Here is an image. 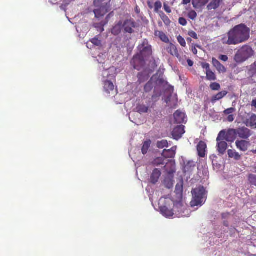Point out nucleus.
Segmentation results:
<instances>
[{"label": "nucleus", "mask_w": 256, "mask_h": 256, "mask_svg": "<svg viewBox=\"0 0 256 256\" xmlns=\"http://www.w3.org/2000/svg\"><path fill=\"white\" fill-rule=\"evenodd\" d=\"M249 38V28L244 24H240L231 29L222 40L224 44L237 45L246 42Z\"/></svg>", "instance_id": "f257e3e1"}, {"label": "nucleus", "mask_w": 256, "mask_h": 256, "mask_svg": "<svg viewBox=\"0 0 256 256\" xmlns=\"http://www.w3.org/2000/svg\"><path fill=\"white\" fill-rule=\"evenodd\" d=\"M104 70L102 72V76L104 92L110 96H114L117 92L112 80L114 79L118 72L117 69L114 66L108 68L104 66Z\"/></svg>", "instance_id": "f03ea898"}, {"label": "nucleus", "mask_w": 256, "mask_h": 256, "mask_svg": "<svg viewBox=\"0 0 256 256\" xmlns=\"http://www.w3.org/2000/svg\"><path fill=\"white\" fill-rule=\"evenodd\" d=\"M174 202L170 198L162 197L160 198L158 202L159 208L160 213L167 218H172L174 215Z\"/></svg>", "instance_id": "7ed1b4c3"}, {"label": "nucleus", "mask_w": 256, "mask_h": 256, "mask_svg": "<svg viewBox=\"0 0 256 256\" xmlns=\"http://www.w3.org/2000/svg\"><path fill=\"white\" fill-rule=\"evenodd\" d=\"M164 169L166 173L164 176L163 184L168 188H171L173 187L174 174L176 172L175 163L172 160L168 161L164 166Z\"/></svg>", "instance_id": "20e7f679"}, {"label": "nucleus", "mask_w": 256, "mask_h": 256, "mask_svg": "<svg viewBox=\"0 0 256 256\" xmlns=\"http://www.w3.org/2000/svg\"><path fill=\"white\" fill-rule=\"evenodd\" d=\"M192 200L190 202L192 207L202 206L206 200V192L203 186H199L192 191Z\"/></svg>", "instance_id": "39448f33"}, {"label": "nucleus", "mask_w": 256, "mask_h": 256, "mask_svg": "<svg viewBox=\"0 0 256 256\" xmlns=\"http://www.w3.org/2000/svg\"><path fill=\"white\" fill-rule=\"evenodd\" d=\"M254 54V51L251 47L245 45L239 48L234 56V60L237 63H242Z\"/></svg>", "instance_id": "423d86ee"}, {"label": "nucleus", "mask_w": 256, "mask_h": 256, "mask_svg": "<svg viewBox=\"0 0 256 256\" xmlns=\"http://www.w3.org/2000/svg\"><path fill=\"white\" fill-rule=\"evenodd\" d=\"M138 50L140 52V55L136 56L132 61V64L134 65L135 69L139 70V68L136 66V62H138L140 58L144 59L147 56L151 55L152 54V48L151 46L148 45L147 43L144 42L142 45L138 46Z\"/></svg>", "instance_id": "0eeeda50"}, {"label": "nucleus", "mask_w": 256, "mask_h": 256, "mask_svg": "<svg viewBox=\"0 0 256 256\" xmlns=\"http://www.w3.org/2000/svg\"><path fill=\"white\" fill-rule=\"evenodd\" d=\"M174 215L178 217H188L190 216V211L188 208L186 204L183 202L182 200L178 202H174Z\"/></svg>", "instance_id": "6e6552de"}, {"label": "nucleus", "mask_w": 256, "mask_h": 256, "mask_svg": "<svg viewBox=\"0 0 256 256\" xmlns=\"http://www.w3.org/2000/svg\"><path fill=\"white\" fill-rule=\"evenodd\" d=\"M165 82L162 78H160L158 75L154 76L150 81L144 86V90L148 92L151 90L154 86L155 88L160 87L162 85L164 84Z\"/></svg>", "instance_id": "1a4fd4ad"}, {"label": "nucleus", "mask_w": 256, "mask_h": 256, "mask_svg": "<svg viewBox=\"0 0 256 256\" xmlns=\"http://www.w3.org/2000/svg\"><path fill=\"white\" fill-rule=\"evenodd\" d=\"M224 135L223 132H220L216 138L217 141V150L220 154H223L227 149L228 144L226 140L222 138Z\"/></svg>", "instance_id": "9d476101"}, {"label": "nucleus", "mask_w": 256, "mask_h": 256, "mask_svg": "<svg viewBox=\"0 0 256 256\" xmlns=\"http://www.w3.org/2000/svg\"><path fill=\"white\" fill-rule=\"evenodd\" d=\"M220 132L224 133V135L222 138L226 141L232 142L236 138L237 133L236 130L231 129L227 132L224 130H222Z\"/></svg>", "instance_id": "9b49d317"}, {"label": "nucleus", "mask_w": 256, "mask_h": 256, "mask_svg": "<svg viewBox=\"0 0 256 256\" xmlns=\"http://www.w3.org/2000/svg\"><path fill=\"white\" fill-rule=\"evenodd\" d=\"M184 126L182 125L176 127L172 132V136L174 139L178 140L180 138L185 132Z\"/></svg>", "instance_id": "f8f14e48"}, {"label": "nucleus", "mask_w": 256, "mask_h": 256, "mask_svg": "<svg viewBox=\"0 0 256 256\" xmlns=\"http://www.w3.org/2000/svg\"><path fill=\"white\" fill-rule=\"evenodd\" d=\"M86 46L90 49H99L102 47L101 41L96 38H94L86 43Z\"/></svg>", "instance_id": "ddd939ff"}, {"label": "nucleus", "mask_w": 256, "mask_h": 256, "mask_svg": "<svg viewBox=\"0 0 256 256\" xmlns=\"http://www.w3.org/2000/svg\"><path fill=\"white\" fill-rule=\"evenodd\" d=\"M161 172L158 168L154 169L150 177V182L152 184H156L157 183L161 176Z\"/></svg>", "instance_id": "4468645a"}, {"label": "nucleus", "mask_w": 256, "mask_h": 256, "mask_svg": "<svg viewBox=\"0 0 256 256\" xmlns=\"http://www.w3.org/2000/svg\"><path fill=\"white\" fill-rule=\"evenodd\" d=\"M176 122L180 124L186 121V117L184 112L177 110L174 114Z\"/></svg>", "instance_id": "2eb2a0df"}, {"label": "nucleus", "mask_w": 256, "mask_h": 256, "mask_svg": "<svg viewBox=\"0 0 256 256\" xmlns=\"http://www.w3.org/2000/svg\"><path fill=\"white\" fill-rule=\"evenodd\" d=\"M247 126L256 128V115H248V118L244 122Z\"/></svg>", "instance_id": "dca6fc26"}, {"label": "nucleus", "mask_w": 256, "mask_h": 256, "mask_svg": "<svg viewBox=\"0 0 256 256\" xmlns=\"http://www.w3.org/2000/svg\"><path fill=\"white\" fill-rule=\"evenodd\" d=\"M237 135L240 138H246L250 136V130L246 128H242L236 130Z\"/></svg>", "instance_id": "f3484780"}, {"label": "nucleus", "mask_w": 256, "mask_h": 256, "mask_svg": "<svg viewBox=\"0 0 256 256\" xmlns=\"http://www.w3.org/2000/svg\"><path fill=\"white\" fill-rule=\"evenodd\" d=\"M206 144L204 142H200L197 146V150L200 156L204 157L206 153Z\"/></svg>", "instance_id": "a211bd4d"}, {"label": "nucleus", "mask_w": 256, "mask_h": 256, "mask_svg": "<svg viewBox=\"0 0 256 256\" xmlns=\"http://www.w3.org/2000/svg\"><path fill=\"white\" fill-rule=\"evenodd\" d=\"M236 146L238 149L242 152H246L248 148V143L246 140H237L236 142Z\"/></svg>", "instance_id": "6ab92c4d"}, {"label": "nucleus", "mask_w": 256, "mask_h": 256, "mask_svg": "<svg viewBox=\"0 0 256 256\" xmlns=\"http://www.w3.org/2000/svg\"><path fill=\"white\" fill-rule=\"evenodd\" d=\"M122 26H123L124 30L128 33L132 32V28L134 27V24L132 20H126L124 22V24Z\"/></svg>", "instance_id": "aec40b11"}, {"label": "nucleus", "mask_w": 256, "mask_h": 256, "mask_svg": "<svg viewBox=\"0 0 256 256\" xmlns=\"http://www.w3.org/2000/svg\"><path fill=\"white\" fill-rule=\"evenodd\" d=\"M212 62L214 66L219 72L224 73L226 72V68L224 66H222L216 59L212 58Z\"/></svg>", "instance_id": "412c9836"}, {"label": "nucleus", "mask_w": 256, "mask_h": 256, "mask_svg": "<svg viewBox=\"0 0 256 256\" xmlns=\"http://www.w3.org/2000/svg\"><path fill=\"white\" fill-rule=\"evenodd\" d=\"M176 150V146H174L170 150H164L162 152L163 156L167 158H173L175 156Z\"/></svg>", "instance_id": "4be33fe9"}, {"label": "nucleus", "mask_w": 256, "mask_h": 256, "mask_svg": "<svg viewBox=\"0 0 256 256\" xmlns=\"http://www.w3.org/2000/svg\"><path fill=\"white\" fill-rule=\"evenodd\" d=\"M209 0H192L193 6L196 8H200L205 6Z\"/></svg>", "instance_id": "5701e85b"}, {"label": "nucleus", "mask_w": 256, "mask_h": 256, "mask_svg": "<svg viewBox=\"0 0 256 256\" xmlns=\"http://www.w3.org/2000/svg\"><path fill=\"white\" fill-rule=\"evenodd\" d=\"M222 0H212L211 2L208 5L207 8L208 10H215L219 6Z\"/></svg>", "instance_id": "b1692460"}, {"label": "nucleus", "mask_w": 256, "mask_h": 256, "mask_svg": "<svg viewBox=\"0 0 256 256\" xmlns=\"http://www.w3.org/2000/svg\"><path fill=\"white\" fill-rule=\"evenodd\" d=\"M195 166V163L193 161L188 160L184 162V170L185 172H190Z\"/></svg>", "instance_id": "393cba45"}, {"label": "nucleus", "mask_w": 256, "mask_h": 256, "mask_svg": "<svg viewBox=\"0 0 256 256\" xmlns=\"http://www.w3.org/2000/svg\"><path fill=\"white\" fill-rule=\"evenodd\" d=\"M154 34L156 36L158 37L162 42H168L169 40L168 36L166 35L164 33L162 32L156 30L154 32Z\"/></svg>", "instance_id": "a878e982"}, {"label": "nucleus", "mask_w": 256, "mask_h": 256, "mask_svg": "<svg viewBox=\"0 0 256 256\" xmlns=\"http://www.w3.org/2000/svg\"><path fill=\"white\" fill-rule=\"evenodd\" d=\"M228 154L230 158H233L235 160H239L240 158V155L235 150H229L228 151Z\"/></svg>", "instance_id": "bb28decb"}, {"label": "nucleus", "mask_w": 256, "mask_h": 256, "mask_svg": "<svg viewBox=\"0 0 256 256\" xmlns=\"http://www.w3.org/2000/svg\"><path fill=\"white\" fill-rule=\"evenodd\" d=\"M228 92L226 91H222L218 93L217 94L212 96V102H215L216 101L220 100V99L222 98L224 96H226Z\"/></svg>", "instance_id": "cd10ccee"}, {"label": "nucleus", "mask_w": 256, "mask_h": 256, "mask_svg": "<svg viewBox=\"0 0 256 256\" xmlns=\"http://www.w3.org/2000/svg\"><path fill=\"white\" fill-rule=\"evenodd\" d=\"M164 156H163V155H162L161 157L156 158L153 161V164L156 166H158L161 164L164 165L166 163V164L168 162H166L167 160L164 159Z\"/></svg>", "instance_id": "c85d7f7f"}, {"label": "nucleus", "mask_w": 256, "mask_h": 256, "mask_svg": "<svg viewBox=\"0 0 256 256\" xmlns=\"http://www.w3.org/2000/svg\"><path fill=\"white\" fill-rule=\"evenodd\" d=\"M151 144V141L150 140H147L144 142L143 146L142 148V154H146Z\"/></svg>", "instance_id": "c756f323"}, {"label": "nucleus", "mask_w": 256, "mask_h": 256, "mask_svg": "<svg viewBox=\"0 0 256 256\" xmlns=\"http://www.w3.org/2000/svg\"><path fill=\"white\" fill-rule=\"evenodd\" d=\"M122 23L119 22L118 24H116L112 30V34L114 35L118 34L122 30Z\"/></svg>", "instance_id": "7c9ffc66"}, {"label": "nucleus", "mask_w": 256, "mask_h": 256, "mask_svg": "<svg viewBox=\"0 0 256 256\" xmlns=\"http://www.w3.org/2000/svg\"><path fill=\"white\" fill-rule=\"evenodd\" d=\"M182 184L181 183L177 184L176 186L175 192L176 194L178 196V198L179 199V200H182Z\"/></svg>", "instance_id": "2f4dec72"}, {"label": "nucleus", "mask_w": 256, "mask_h": 256, "mask_svg": "<svg viewBox=\"0 0 256 256\" xmlns=\"http://www.w3.org/2000/svg\"><path fill=\"white\" fill-rule=\"evenodd\" d=\"M136 110L138 112H139L140 114L145 113L148 112V107H147L146 106L143 105V104H140L137 106Z\"/></svg>", "instance_id": "473e14b6"}, {"label": "nucleus", "mask_w": 256, "mask_h": 256, "mask_svg": "<svg viewBox=\"0 0 256 256\" xmlns=\"http://www.w3.org/2000/svg\"><path fill=\"white\" fill-rule=\"evenodd\" d=\"M157 146L159 148H167L168 146V142L166 140H162L160 141H158L157 142Z\"/></svg>", "instance_id": "72a5a7b5"}, {"label": "nucleus", "mask_w": 256, "mask_h": 256, "mask_svg": "<svg viewBox=\"0 0 256 256\" xmlns=\"http://www.w3.org/2000/svg\"><path fill=\"white\" fill-rule=\"evenodd\" d=\"M206 78L208 80H215L216 76L210 70L206 71Z\"/></svg>", "instance_id": "f704fd0d"}, {"label": "nucleus", "mask_w": 256, "mask_h": 256, "mask_svg": "<svg viewBox=\"0 0 256 256\" xmlns=\"http://www.w3.org/2000/svg\"><path fill=\"white\" fill-rule=\"evenodd\" d=\"M249 74L252 76H256V61L251 65L249 70Z\"/></svg>", "instance_id": "c9c22d12"}, {"label": "nucleus", "mask_w": 256, "mask_h": 256, "mask_svg": "<svg viewBox=\"0 0 256 256\" xmlns=\"http://www.w3.org/2000/svg\"><path fill=\"white\" fill-rule=\"evenodd\" d=\"M106 57V54H100L98 56V58H97L98 62L100 64H104V61L105 60Z\"/></svg>", "instance_id": "e433bc0d"}, {"label": "nucleus", "mask_w": 256, "mask_h": 256, "mask_svg": "<svg viewBox=\"0 0 256 256\" xmlns=\"http://www.w3.org/2000/svg\"><path fill=\"white\" fill-rule=\"evenodd\" d=\"M188 16L190 20H194L197 16V14L194 10H192L188 12Z\"/></svg>", "instance_id": "4c0bfd02"}, {"label": "nucleus", "mask_w": 256, "mask_h": 256, "mask_svg": "<svg viewBox=\"0 0 256 256\" xmlns=\"http://www.w3.org/2000/svg\"><path fill=\"white\" fill-rule=\"evenodd\" d=\"M169 49V52L171 54L174 56H178V52L175 46H171Z\"/></svg>", "instance_id": "58836bf2"}, {"label": "nucleus", "mask_w": 256, "mask_h": 256, "mask_svg": "<svg viewBox=\"0 0 256 256\" xmlns=\"http://www.w3.org/2000/svg\"><path fill=\"white\" fill-rule=\"evenodd\" d=\"M248 180L250 184L256 186V176L252 174H250L248 176Z\"/></svg>", "instance_id": "ea45409f"}, {"label": "nucleus", "mask_w": 256, "mask_h": 256, "mask_svg": "<svg viewBox=\"0 0 256 256\" xmlns=\"http://www.w3.org/2000/svg\"><path fill=\"white\" fill-rule=\"evenodd\" d=\"M235 111H236L235 108H228V109L226 110L224 112V115L229 116L230 114H232Z\"/></svg>", "instance_id": "a19ab883"}, {"label": "nucleus", "mask_w": 256, "mask_h": 256, "mask_svg": "<svg viewBox=\"0 0 256 256\" xmlns=\"http://www.w3.org/2000/svg\"><path fill=\"white\" fill-rule=\"evenodd\" d=\"M220 85L216 83V82L212 83L210 85V88H211L212 90H219L220 88Z\"/></svg>", "instance_id": "79ce46f5"}, {"label": "nucleus", "mask_w": 256, "mask_h": 256, "mask_svg": "<svg viewBox=\"0 0 256 256\" xmlns=\"http://www.w3.org/2000/svg\"><path fill=\"white\" fill-rule=\"evenodd\" d=\"M178 40L182 46H186V42L184 39L181 36H178Z\"/></svg>", "instance_id": "37998d69"}, {"label": "nucleus", "mask_w": 256, "mask_h": 256, "mask_svg": "<svg viewBox=\"0 0 256 256\" xmlns=\"http://www.w3.org/2000/svg\"><path fill=\"white\" fill-rule=\"evenodd\" d=\"M162 8V4L160 2H156L154 4V10L158 11Z\"/></svg>", "instance_id": "c03bdc74"}, {"label": "nucleus", "mask_w": 256, "mask_h": 256, "mask_svg": "<svg viewBox=\"0 0 256 256\" xmlns=\"http://www.w3.org/2000/svg\"><path fill=\"white\" fill-rule=\"evenodd\" d=\"M179 23L182 26H186L187 24L186 20L184 18H179Z\"/></svg>", "instance_id": "a18cd8bd"}, {"label": "nucleus", "mask_w": 256, "mask_h": 256, "mask_svg": "<svg viewBox=\"0 0 256 256\" xmlns=\"http://www.w3.org/2000/svg\"><path fill=\"white\" fill-rule=\"evenodd\" d=\"M188 35L194 38H195V39H197L198 38V36H197V34H196L194 32V31H190L188 32Z\"/></svg>", "instance_id": "49530a36"}, {"label": "nucleus", "mask_w": 256, "mask_h": 256, "mask_svg": "<svg viewBox=\"0 0 256 256\" xmlns=\"http://www.w3.org/2000/svg\"><path fill=\"white\" fill-rule=\"evenodd\" d=\"M202 66L203 68H204L206 70V71L208 70H210V64L206 62H202Z\"/></svg>", "instance_id": "de8ad7c7"}, {"label": "nucleus", "mask_w": 256, "mask_h": 256, "mask_svg": "<svg viewBox=\"0 0 256 256\" xmlns=\"http://www.w3.org/2000/svg\"><path fill=\"white\" fill-rule=\"evenodd\" d=\"M164 8L165 11L168 13L171 12L172 10L170 7L166 4H164Z\"/></svg>", "instance_id": "09e8293b"}, {"label": "nucleus", "mask_w": 256, "mask_h": 256, "mask_svg": "<svg viewBox=\"0 0 256 256\" xmlns=\"http://www.w3.org/2000/svg\"><path fill=\"white\" fill-rule=\"evenodd\" d=\"M138 80L140 82H144V80L148 78V76H146V78L144 77V78H143V74H138Z\"/></svg>", "instance_id": "8fccbe9b"}, {"label": "nucleus", "mask_w": 256, "mask_h": 256, "mask_svg": "<svg viewBox=\"0 0 256 256\" xmlns=\"http://www.w3.org/2000/svg\"><path fill=\"white\" fill-rule=\"evenodd\" d=\"M234 116L233 114H230L228 116L226 120L229 122H232L234 120Z\"/></svg>", "instance_id": "3c124183"}, {"label": "nucleus", "mask_w": 256, "mask_h": 256, "mask_svg": "<svg viewBox=\"0 0 256 256\" xmlns=\"http://www.w3.org/2000/svg\"><path fill=\"white\" fill-rule=\"evenodd\" d=\"M219 59L224 62H226L228 60V58L226 55H220L219 56Z\"/></svg>", "instance_id": "603ef678"}, {"label": "nucleus", "mask_w": 256, "mask_h": 256, "mask_svg": "<svg viewBox=\"0 0 256 256\" xmlns=\"http://www.w3.org/2000/svg\"><path fill=\"white\" fill-rule=\"evenodd\" d=\"M160 94L159 95H157V94H154V95L152 96V100L154 102H156L158 100V98L160 96Z\"/></svg>", "instance_id": "864d4df0"}, {"label": "nucleus", "mask_w": 256, "mask_h": 256, "mask_svg": "<svg viewBox=\"0 0 256 256\" xmlns=\"http://www.w3.org/2000/svg\"><path fill=\"white\" fill-rule=\"evenodd\" d=\"M187 62H188V65L190 66H193V62L192 60H187Z\"/></svg>", "instance_id": "5fc2aeb1"}, {"label": "nucleus", "mask_w": 256, "mask_h": 256, "mask_svg": "<svg viewBox=\"0 0 256 256\" xmlns=\"http://www.w3.org/2000/svg\"><path fill=\"white\" fill-rule=\"evenodd\" d=\"M191 2V0H183L182 4H187Z\"/></svg>", "instance_id": "6e6d98bb"}, {"label": "nucleus", "mask_w": 256, "mask_h": 256, "mask_svg": "<svg viewBox=\"0 0 256 256\" xmlns=\"http://www.w3.org/2000/svg\"><path fill=\"white\" fill-rule=\"evenodd\" d=\"M192 52L194 54H196L198 52L196 48H192Z\"/></svg>", "instance_id": "4d7b16f0"}, {"label": "nucleus", "mask_w": 256, "mask_h": 256, "mask_svg": "<svg viewBox=\"0 0 256 256\" xmlns=\"http://www.w3.org/2000/svg\"><path fill=\"white\" fill-rule=\"evenodd\" d=\"M252 106L256 108V99L252 100Z\"/></svg>", "instance_id": "13d9d810"}, {"label": "nucleus", "mask_w": 256, "mask_h": 256, "mask_svg": "<svg viewBox=\"0 0 256 256\" xmlns=\"http://www.w3.org/2000/svg\"><path fill=\"white\" fill-rule=\"evenodd\" d=\"M169 100H169V98H168L166 100V104H168V101H169Z\"/></svg>", "instance_id": "bf43d9fd"}, {"label": "nucleus", "mask_w": 256, "mask_h": 256, "mask_svg": "<svg viewBox=\"0 0 256 256\" xmlns=\"http://www.w3.org/2000/svg\"><path fill=\"white\" fill-rule=\"evenodd\" d=\"M104 30V28H102V30H101V32L103 31Z\"/></svg>", "instance_id": "052dcab7"}, {"label": "nucleus", "mask_w": 256, "mask_h": 256, "mask_svg": "<svg viewBox=\"0 0 256 256\" xmlns=\"http://www.w3.org/2000/svg\"><path fill=\"white\" fill-rule=\"evenodd\" d=\"M254 153L256 154V150H254Z\"/></svg>", "instance_id": "680f3d73"}]
</instances>
